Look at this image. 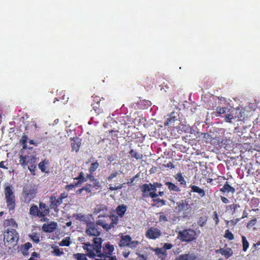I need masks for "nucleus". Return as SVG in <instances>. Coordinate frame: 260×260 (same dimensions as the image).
<instances>
[{
	"label": "nucleus",
	"mask_w": 260,
	"mask_h": 260,
	"mask_svg": "<svg viewBox=\"0 0 260 260\" xmlns=\"http://www.w3.org/2000/svg\"><path fill=\"white\" fill-rule=\"evenodd\" d=\"M103 239L100 237L94 238L93 244L86 242L83 244L82 248L84 250H87V256L92 259L104 256H113L115 250L114 246L107 243L102 247Z\"/></svg>",
	"instance_id": "nucleus-1"
},
{
	"label": "nucleus",
	"mask_w": 260,
	"mask_h": 260,
	"mask_svg": "<svg viewBox=\"0 0 260 260\" xmlns=\"http://www.w3.org/2000/svg\"><path fill=\"white\" fill-rule=\"evenodd\" d=\"M19 163L23 167L28 165V169L32 175H36L37 157L35 155H20Z\"/></svg>",
	"instance_id": "nucleus-2"
},
{
	"label": "nucleus",
	"mask_w": 260,
	"mask_h": 260,
	"mask_svg": "<svg viewBox=\"0 0 260 260\" xmlns=\"http://www.w3.org/2000/svg\"><path fill=\"white\" fill-rule=\"evenodd\" d=\"M197 234L194 230L188 228L180 231L178 234V238L182 242H191L197 238Z\"/></svg>",
	"instance_id": "nucleus-3"
},
{
	"label": "nucleus",
	"mask_w": 260,
	"mask_h": 260,
	"mask_svg": "<svg viewBox=\"0 0 260 260\" xmlns=\"http://www.w3.org/2000/svg\"><path fill=\"white\" fill-rule=\"evenodd\" d=\"M175 209L178 213L182 212L184 218L188 217L191 214L192 208L187 200H182L177 202Z\"/></svg>",
	"instance_id": "nucleus-4"
},
{
	"label": "nucleus",
	"mask_w": 260,
	"mask_h": 260,
	"mask_svg": "<svg viewBox=\"0 0 260 260\" xmlns=\"http://www.w3.org/2000/svg\"><path fill=\"white\" fill-rule=\"evenodd\" d=\"M4 193L8 208L10 211L14 210L16 206V200L11 187L10 186H5Z\"/></svg>",
	"instance_id": "nucleus-5"
},
{
	"label": "nucleus",
	"mask_w": 260,
	"mask_h": 260,
	"mask_svg": "<svg viewBox=\"0 0 260 260\" xmlns=\"http://www.w3.org/2000/svg\"><path fill=\"white\" fill-rule=\"evenodd\" d=\"M86 221V234L89 236H93L95 237L94 238L98 237L101 233L98 225L93 222L88 221V220Z\"/></svg>",
	"instance_id": "nucleus-6"
},
{
	"label": "nucleus",
	"mask_w": 260,
	"mask_h": 260,
	"mask_svg": "<svg viewBox=\"0 0 260 260\" xmlns=\"http://www.w3.org/2000/svg\"><path fill=\"white\" fill-rule=\"evenodd\" d=\"M36 189L31 185L25 186L23 188L22 196L25 203H29L35 198Z\"/></svg>",
	"instance_id": "nucleus-7"
},
{
	"label": "nucleus",
	"mask_w": 260,
	"mask_h": 260,
	"mask_svg": "<svg viewBox=\"0 0 260 260\" xmlns=\"http://www.w3.org/2000/svg\"><path fill=\"white\" fill-rule=\"evenodd\" d=\"M139 244L138 241H132L131 236L128 235L122 236L118 243V245L120 247H129L132 248H136Z\"/></svg>",
	"instance_id": "nucleus-8"
},
{
	"label": "nucleus",
	"mask_w": 260,
	"mask_h": 260,
	"mask_svg": "<svg viewBox=\"0 0 260 260\" xmlns=\"http://www.w3.org/2000/svg\"><path fill=\"white\" fill-rule=\"evenodd\" d=\"M19 236L15 229L8 228L4 233V239L8 243L17 242Z\"/></svg>",
	"instance_id": "nucleus-9"
},
{
	"label": "nucleus",
	"mask_w": 260,
	"mask_h": 260,
	"mask_svg": "<svg viewBox=\"0 0 260 260\" xmlns=\"http://www.w3.org/2000/svg\"><path fill=\"white\" fill-rule=\"evenodd\" d=\"M141 191L142 192V198H145L148 197L149 192H155L156 188L153 184H144L140 186Z\"/></svg>",
	"instance_id": "nucleus-10"
},
{
	"label": "nucleus",
	"mask_w": 260,
	"mask_h": 260,
	"mask_svg": "<svg viewBox=\"0 0 260 260\" xmlns=\"http://www.w3.org/2000/svg\"><path fill=\"white\" fill-rule=\"evenodd\" d=\"M91 106L94 111L98 114L102 113L103 110L100 105L101 100L100 96L93 95L91 96Z\"/></svg>",
	"instance_id": "nucleus-11"
},
{
	"label": "nucleus",
	"mask_w": 260,
	"mask_h": 260,
	"mask_svg": "<svg viewBox=\"0 0 260 260\" xmlns=\"http://www.w3.org/2000/svg\"><path fill=\"white\" fill-rule=\"evenodd\" d=\"M161 235V231L157 228L151 227L147 230L146 236L150 239H156L158 238Z\"/></svg>",
	"instance_id": "nucleus-12"
},
{
	"label": "nucleus",
	"mask_w": 260,
	"mask_h": 260,
	"mask_svg": "<svg viewBox=\"0 0 260 260\" xmlns=\"http://www.w3.org/2000/svg\"><path fill=\"white\" fill-rule=\"evenodd\" d=\"M107 211L108 208L106 206L100 204L95 206L94 209V214H100L98 217L100 218V217H106Z\"/></svg>",
	"instance_id": "nucleus-13"
},
{
	"label": "nucleus",
	"mask_w": 260,
	"mask_h": 260,
	"mask_svg": "<svg viewBox=\"0 0 260 260\" xmlns=\"http://www.w3.org/2000/svg\"><path fill=\"white\" fill-rule=\"evenodd\" d=\"M70 141L72 151H75L76 152L79 151L80 146L81 145V140L79 138L76 137L74 138H71Z\"/></svg>",
	"instance_id": "nucleus-14"
},
{
	"label": "nucleus",
	"mask_w": 260,
	"mask_h": 260,
	"mask_svg": "<svg viewBox=\"0 0 260 260\" xmlns=\"http://www.w3.org/2000/svg\"><path fill=\"white\" fill-rule=\"evenodd\" d=\"M104 219H99L96 220V223L98 225L102 226L105 230L108 231L111 229L110 223H108L109 220L108 217L106 215Z\"/></svg>",
	"instance_id": "nucleus-15"
},
{
	"label": "nucleus",
	"mask_w": 260,
	"mask_h": 260,
	"mask_svg": "<svg viewBox=\"0 0 260 260\" xmlns=\"http://www.w3.org/2000/svg\"><path fill=\"white\" fill-rule=\"evenodd\" d=\"M57 226V223L53 221L48 224H44L42 226V230L46 233H52L56 229Z\"/></svg>",
	"instance_id": "nucleus-16"
},
{
	"label": "nucleus",
	"mask_w": 260,
	"mask_h": 260,
	"mask_svg": "<svg viewBox=\"0 0 260 260\" xmlns=\"http://www.w3.org/2000/svg\"><path fill=\"white\" fill-rule=\"evenodd\" d=\"M39 209L40 210L41 213H42L43 215V218H42L41 221H47L48 219L45 217L49 213V210L48 206L46 205V204L43 202H40Z\"/></svg>",
	"instance_id": "nucleus-17"
},
{
	"label": "nucleus",
	"mask_w": 260,
	"mask_h": 260,
	"mask_svg": "<svg viewBox=\"0 0 260 260\" xmlns=\"http://www.w3.org/2000/svg\"><path fill=\"white\" fill-rule=\"evenodd\" d=\"M29 214L35 217L39 218H43V215L40 212V210L36 205H32L30 206L29 209Z\"/></svg>",
	"instance_id": "nucleus-18"
},
{
	"label": "nucleus",
	"mask_w": 260,
	"mask_h": 260,
	"mask_svg": "<svg viewBox=\"0 0 260 260\" xmlns=\"http://www.w3.org/2000/svg\"><path fill=\"white\" fill-rule=\"evenodd\" d=\"M220 191L222 193H229L231 192L232 194L235 192V189L233 187L231 186L228 181L225 182L223 187L220 188Z\"/></svg>",
	"instance_id": "nucleus-19"
},
{
	"label": "nucleus",
	"mask_w": 260,
	"mask_h": 260,
	"mask_svg": "<svg viewBox=\"0 0 260 260\" xmlns=\"http://www.w3.org/2000/svg\"><path fill=\"white\" fill-rule=\"evenodd\" d=\"M189 187L191 188V192L198 193L201 198L206 196L205 191L200 187L195 185H190Z\"/></svg>",
	"instance_id": "nucleus-20"
},
{
	"label": "nucleus",
	"mask_w": 260,
	"mask_h": 260,
	"mask_svg": "<svg viewBox=\"0 0 260 260\" xmlns=\"http://www.w3.org/2000/svg\"><path fill=\"white\" fill-rule=\"evenodd\" d=\"M196 256L192 254H183L176 257L175 260H196Z\"/></svg>",
	"instance_id": "nucleus-21"
},
{
	"label": "nucleus",
	"mask_w": 260,
	"mask_h": 260,
	"mask_svg": "<svg viewBox=\"0 0 260 260\" xmlns=\"http://www.w3.org/2000/svg\"><path fill=\"white\" fill-rule=\"evenodd\" d=\"M126 211V206L124 205H119L116 208V211L120 217H122Z\"/></svg>",
	"instance_id": "nucleus-22"
},
{
	"label": "nucleus",
	"mask_w": 260,
	"mask_h": 260,
	"mask_svg": "<svg viewBox=\"0 0 260 260\" xmlns=\"http://www.w3.org/2000/svg\"><path fill=\"white\" fill-rule=\"evenodd\" d=\"M109 220H110V226H111V229L113 228L117 224L118 222V217L117 216L115 215H111L109 216H108Z\"/></svg>",
	"instance_id": "nucleus-23"
},
{
	"label": "nucleus",
	"mask_w": 260,
	"mask_h": 260,
	"mask_svg": "<svg viewBox=\"0 0 260 260\" xmlns=\"http://www.w3.org/2000/svg\"><path fill=\"white\" fill-rule=\"evenodd\" d=\"M177 120V116L175 112H172L171 113L170 117L168 118L165 123V125H169L174 123Z\"/></svg>",
	"instance_id": "nucleus-24"
},
{
	"label": "nucleus",
	"mask_w": 260,
	"mask_h": 260,
	"mask_svg": "<svg viewBox=\"0 0 260 260\" xmlns=\"http://www.w3.org/2000/svg\"><path fill=\"white\" fill-rule=\"evenodd\" d=\"M165 185L168 186L170 191H174L176 192H180L181 191L180 188L178 186L171 182H166Z\"/></svg>",
	"instance_id": "nucleus-25"
},
{
	"label": "nucleus",
	"mask_w": 260,
	"mask_h": 260,
	"mask_svg": "<svg viewBox=\"0 0 260 260\" xmlns=\"http://www.w3.org/2000/svg\"><path fill=\"white\" fill-rule=\"evenodd\" d=\"M49 161L48 159H45L41 161L38 165L39 168L41 170L42 172H47L46 171V165H48Z\"/></svg>",
	"instance_id": "nucleus-26"
},
{
	"label": "nucleus",
	"mask_w": 260,
	"mask_h": 260,
	"mask_svg": "<svg viewBox=\"0 0 260 260\" xmlns=\"http://www.w3.org/2000/svg\"><path fill=\"white\" fill-rule=\"evenodd\" d=\"M175 179L180 183L181 185L185 186L186 185V181L185 180L181 173H177L175 176Z\"/></svg>",
	"instance_id": "nucleus-27"
},
{
	"label": "nucleus",
	"mask_w": 260,
	"mask_h": 260,
	"mask_svg": "<svg viewBox=\"0 0 260 260\" xmlns=\"http://www.w3.org/2000/svg\"><path fill=\"white\" fill-rule=\"evenodd\" d=\"M4 226L5 227L7 226H12L13 228H17V224L15 222V220L13 218H10L8 219H6L4 221Z\"/></svg>",
	"instance_id": "nucleus-28"
},
{
	"label": "nucleus",
	"mask_w": 260,
	"mask_h": 260,
	"mask_svg": "<svg viewBox=\"0 0 260 260\" xmlns=\"http://www.w3.org/2000/svg\"><path fill=\"white\" fill-rule=\"evenodd\" d=\"M129 154L131 155V157L132 158H135L137 160L141 159L143 158V154H142L140 153L137 152L136 151H135L134 149H131L129 151Z\"/></svg>",
	"instance_id": "nucleus-29"
},
{
	"label": "nucleus",
	"mask_w": 260,
	"mask_h": 260,
	"mask_svg": "<svg viewBox=\"0 0 260 260\" xmlns=\"http://www.w3.org/2000/svg\"><path fill=\"white\" fill-rule=\"evenodd\" d=\"M50 208L52 209H53L55 211H57L58 210V204L56 203L55 202V197L51 196L50 198Z\"/></svg>",
	"instance_id": "nucleus-30"
},
{
	"label": "nucleus",
	"mask_w": 260,
	"mask_h": 260,
	"mask_svg": "<svg viewBox=\"0 0 260 260\" xmlns=\"http://www.w3.org/2000/svg\"><path fill=\"white\" fill-rule=\"evenodd\" d=\"M152 201L153 202V206H155L157 207H161V206L165 205L166 203V201L165 200L161 199L160 198L153 199Z\"/></svg>",
	"instance_id": "nucleus-31"
},
{
	"label": "nucleus",
	"mask_w": 260,
	"mask_h": 260,
	"mask_svg": "<svg viewBox=\"0 0 260 260\" xmlns=\"http://www.w3.org/2000/svg\"><path fill=\"white\" fill-rule=\"evenodd\" d=\"M86 251V253H77L74 254L73 256L77 260H88L86 256H87V250Z\"/></svg>",
	"instance_id": "nucleus-32"
},
{
	"label": "nucleus",
	"mask_w": 260,
	"mask_h": 260,
	"mask_svg": "<svg viewBox=\"0 0 260 260\" xmlns=\"http://www.w3.org/2000/svg\"><path fill=\"white\" fill-rule=\"evenodd\" d=\"M75 179L77 180L78 181L76 184V185L80 184L87 181V179L84 177V173L83 172H81L78 177H76Z\"/></svg>",
	"instance_id": "nucleus-33"
},
{
	"label": "nucleus",
	"mask_w": 260,
	"mask_h": 260,
	"mask_svg": "<svg viewBox=\"0 0 260 260\" xmlns=\"http://www.w3.org/2000/svg\"><path fill=\"white\" fill-rule=\"evenodd\" d=\"M207 220H208V216L207 215H203L202 216H201L199 218V219L198 220V224L201 227H203L206 225Z\"/></svg>",
	"instance_id": "nucleus-34"
},
{
	"label": "nucleus",
	"mask_w": 260,
	"mask_h": 260,
	"mask_svg": "<svg viewBox=\"0 0 260 260\" xmlns=\"http://www.w3.org/2000/svg\"><path fill=\"white\" fill-rule=\"evenodd\" d=\"M99 163L97 161H96L94 162L91 163L88 169L89 173L90 174H93V173L99 168Z\"/></svg>",
	"instance_id": "nucleus-35"
},
{
	"label": "nucleus",
	"mask_w": 260,
	"mask_h": 260,
	"mask_svg": "<svg viewBox=\"0 0 260 260\" xmlns=\"http://www.w3.org/2000/svg\"><path fill=\"white\" fill-rule=\"evenodd\" d=\"M242 247H243V251H246L247 249L249 247V242L247 240V239L245 236H242Z\"/></svg>",
	"instance_id": "nucleus-36"
},
{
	"label": "nucleus",
	"mask_w": 260,
	"mask_h": 260,
	"mask_svg": "<svg viewBox=\"0 0 260 260\" xmlns=\"http://www.w3.org/2000/svg\"><path fill=\"white\" fill-rule=\"evenodd\" d=\"M239 207H240L239 205L236 204H233L226 206V211H233L232 214H233L234 213H235L236 210Z\"/></svg>",
	"instance_id": "nucleus-37"
},
{
	"label": "nucleus",
	"mask_w": 260,
	"mask_h": 260,
	"mask_svg": "<svg viewBox=\"0 0 260 260\" xmlns=\"http://www.w3.org/2000/svg\"><path fill=\"white\" fill-rule=\"evenodd\" d=\"M153 250L155 252V254H156L157 255H162V256H164V257H162V258H164L165 257H166L167 254L166 251H164L163 249L157 247L154 249H153Z\"/></svg>",
	"instance_id": "nucleus-38"
},
{
	"label": "nucleus",
	"mask_w": 260,
	"mask_h": 260,
	"mask_svg": "<svg viewBox=\"0 0 260 260\" xmlns=\"http://www.w3.org/2000/svg\"><path fill=\"white\" fill-rule=\"evenodd\" d=\"M27 140H28L27 136L26 135L23 134V135L22 136L21 140H20V143L22 144V145L23 146V149H26V148H27L26 143H27Z\"/></svg>",
	"instance_id": "nucleus-39"
},
{
	"label": "nucleus",
	"mask_w": 260,
	"mask_h": 260,
	"mask_svg": "<svg viewBox=\"0 0 260 260\" xmlns=\"http://www.w3.org/2000/svg\"><path fill=\"white\" fill-rule=\"evenodd\" d=\"M233 254V250L230 248H227L226 249H224L223 253V255L226 258H228L231 257Z\"/></svg>",
	"instance_id": "nucleus-40"
},
{
	"label": "nucleus",
	"mask_w": 260,
	"mask_h": 260,
	"mask_svg": "<svg viewBox=\"0 0 260 260\" xmlns=\"http://www.w3.org/2000/svg\"><path fill=\"white\" fill-rule=\"evenodd\" d=\"M224 237L229 240H232L234 239V235L229 230H225Z\"/></svg>",
	"instance_id": "nucleus-41"
},
{
	"label": "nucleus",
	"mask_w": 260,
	"mask_h": 260,
	"mask_svg": "<svg viewBox=\"0 0 260 260\" xmlns=\"http://www.w3.org/2000/svg\"><path fill=\"white\" fill-rule=\"evenodd\" d=\"M71 244L70 238L67 237L65 239L62 240V241L59 243V245L61 246H69Z\"/></svg>",
	"instance_id": "nucleus-42"
},
{
	"label": "nucleus",
	"mask_w": 260,
	"mask_h": 260,
	"mask_svg": "<svg viewBox=\"0 0 260 260\" xmlns=\"http://www.w3.org/2000/svg\"><path fill=\"white\" fill-rule=\"evenodd\" d=\"M94 260H118L117 258L115 255L114 256H104L102 257H98L94 258Z\"/></svg>",
	"instance_id": "nucleus-43"
},
{
	"label": "nucleus",
	"mask_w": 260,
	"mask_h": 260,
	"mask_svg": "<svg viewBox=\"0 0 260 260\" xmlns=\"http://www.w3.org/2000/svg\"><path fill=\"white\" fill-rule=\"evenodd\" d=\"M29 236L31 239L36 243H38L40 242V238L37 233H33Z\"/></svg>",
	"instance_id": "nucleus-44"
},
{
	"label": "nucleus",
	"mask_w": 260,
	"mask_h": 260,
	"mask_svg": "<svg viewBox=\"0 0 260 260\" xmlns=\"http://www.w3.org/2000/svg\"><path fill=\"white\" fill-rule=\"evenodd\" d=\"M257 222V219L256 218L252 219L250 220L247 224L246 227L248 229H251L253 226H254Z\"/></svg>",
	"instance_id": "nucleus-45"
},
{
	"label": "nucleus",
	"mask_w": 260,
	"mask_h": 260,
	"mask_svg": "<svg viewBox=\"0 0 260 260\" xmlns=\"http://www.w3.org/2000/svg\"><path fill=\"white\" fill-rule=\"evenodd\" d=\"M73 216L75 217L76 219L80 221H84L85 219V216L82 214H74Z\"/></svg>",
	"instance_id": "nucleus-46"
},
{
	"label": "nucleus",
	"mask_w": 260,
	"mask_h": 260,
	"mask_svg": "<svg viewBox=\"0 0 260 260\" xmlns=\"http://www.w3.org/2000/svg\"><path fill=\"white\" fill-rule=\"evenodd\" d=\"M92 182V184H91L92 188H99L100 187L101 184L99 180L95 178L93 181H91Z\"/></svg>",
	"instance_id": "nucleus-47"
},
{
	"label": "nucleus",
	"mask_w": 260,
	"mask_h": 260,
	"mask_svg": "<svg viewBox=\"0 0 260 260\" xmlns=\"http://www.w3.org/2000/svg\"><path fill=\"white\" fill-rule=\"evenodd\" d=\"M83 190L85 191L87 193H90L91 192L92 185L91 184H87L85 186L82 187Z\"/></svg>",
	"instance_id": "nucleus-48"
},
{
	"label": "nucleus",
	"mask_w": 260,
	"mask_h": 260,
	"mask_svg": "<svg viewBox=\"0 0 260 260\" xmlns=\"http://www.w3.org/2000/svg\"><path fill=\"white\" fill-rule=\"evenodd\" d=\"M118 174V172L117 171H115L107 177V180L111 181L113 178L117 177Z\"/></svg>",
	"instance_id": "nucleus-49"
},
{
	"label": "nucleus",
	"mask_w": 260,
	"mask_h": 260,
	"mask_svg": "<svg viewBox=\"0 0 260 260\" xmlns=\"http://www.w3.org/2000/svg\"><path fill=\"white\" fill-rule=\"evenodd\" d=\"M160 216L159 217V222H166L168 221V218L165 215H164V213L160 212L159 213Z\"/></svg>",
	"instance_id": "nucleus-50"
},
{
	"label": "nucleus",
	"mask_w": 260,
	"mask_h": 260,
	"mask_svg": "<svg viewBox=\"0 0 260 260\" xmlns=\"http://www.w3.org/2000/svg\"><path fill=\"white\" fill-rule=\"evenodd\" d=\"M234 117L230 114H226L225 116V121L227 122H231L232 120L233 119Z\"/></svg>",
	"instance_id": "nucleus-51"
},
{
	"label": "nucleus",
	"mask_w": 260,
	"mask_h": 260,
	"mask_svg": "<svg viewBox=\"0 0 260 260\" xmlns=\"http://www.w3.org/2000/svg\"><path fill=\"white\" fill-rule=\"evenodd\" d=\"M216 111H217V113L219 115L224 114L225 113L226 108L221 107H217L216 108Z\"/></svg>",
	"instance_id": "nucleus-52"
},
{
	"label": "nucleus",
	"mask_w": 260,
	"mask_h": 260,
	"mask_svg": "<svg viewBox=\"0 0 260 260\" xmlns=\"http://www.w3.org/2000/svg\"><path fill=\"white\" fill-rule=\"evenodd\" d=\"M124 183H123L124 184ZM123 187V184H119V185H118L117 186H110L109 187V190H111V191H114V190H118V189H121Z\"/></svg>",
	"instance_id": "nucleus-53"
},
{
	"label": "nucleus",
	"mask_w": 260,
	"mask_h": 260,
	"mask_svg": "<svg viewBox=\"0 0 260 260\" xmlns=\"http://www.w3.org/2000/svg\"><path fill=\"white\" fill-rule=\"evenodd\" d=\"M53 253L55 255L58 256H59L61 255L62 254H63V252L61 251L58 248H56L54 249L53 251Z\"/></svg>",
	"instance_id": "nucleus-54"
},
{
	"label": "nucleus",
	"mask_w": 260,
	"mask_h": 260,
	"mask_svg": "<svg viewBox=\"0 0 260 260\" xmlns=\"http://www.w3.org/2000/svg\"><path fill=\"white\" fill-rule=\"evenodd\" d=\"M173 247V245L171 243H165L163 246V249L165 250L164 251H166V250H169L171 249Z\"/></svg>",
	"instance_id": "nucleus-55"
},
{
	"label": "nucleus",
	"mask_w": 260,
	"mask_h": 260,
	"mask_svg": "<svg viewBox=\"0 0 260 260\" xmlns=\"http://www.w3.org/2000/svg\"><path fill=\"white\" fill-rule=\"evenodd\" d=\"M213 218L215 220L216 224H217L219 222V218L218 214L216 211L214 212V215Z\"/></svg>",
	"instance_id": "nucleus-56"
},
{
	"label": "nucleus",
	"mask_w": 260,
	"mask_h": 260,
	"mask_svg": "<svg viewBox=\"0 0 260 260\" xmlns=\"http://www.w3.org/2000/svg\"><path fill=\"white\" fill-rule=\"evenodd\" d=\"M118 133H119L118 131L111 130V131H110V133L111 134V136L112 137H114V138L118 137Z\"/></svg>",
	"instance_id": "nucleus-57"
},
{
	"label": "nucleus",
	"mask_w": 260,
	"mask_h": 260,
	"mask_svg": "<svg viewBox=\"0 0 260 260\" xmlns=\"http://www.w3.org/2000/svg\"><path fill=\"white\" fill-rule=\"evenodd\" d=\"M148 196H150L153 199H156V198L158 196V194L156 192H149L148 194Z\"/></svg>",
	"instance_id": "nucleus-58"
},
{
	"label": "nucleus",
	"mask_w": 260,
	"mask_h": 260,
	"mask_svg": "<svg viewBox=\"0 0 260 260\" xmlns=\"http://www.w3.org/2000/svg\"><path fill=\"white\" fill-rule=\"evenodd\" d=\"M86 178L89 179L91 182L93 181V180L95 179V177L93 176V174H87L86 175Z\"/></svg>",
	"instance_id": "nucleus-59"
},
{
	"label": "nucleus",
	"mask_w": 260,
	"mask_h": 260,
	"mask_svg": "<svg viewBox=\"0 0 260 260\" xmlns=\"http://www.w3.org/2000/svg\"><path fill=\"white\" fill-rule=\"evenodd\" d=\"M24 247L25 250H28L29 249L32 247V245L30 243L27 242L24 244Z\"/></svg>",
	"instance_id": "nucleus-60"
},
{
	"label": "nucleus",
	"mask_w": 260,
	"mask_h": 260,
	"mask_svg": "<svg viewBox=\"0 0 260 260\" xmlns=\"http://www.w3.org/2000/svg\"><path fill=\"white\" fill-rule=\"evenodd\" d=\"M76 186V184L74 185L72 184H70L69 185H66L65 189L68 190H70V189H72L73 188H75Z\"/></svg>",
	"instance_id": "nucleus-61"
},
{
	"label": "nucleus",
	"mask_w": 260,
	"mask_h": 260,
	"mask_svg": "<svg viewBox=\"0 0 260 260\" xmlns=\"http://www.w3.org/2000/svg\"><path fill=\"white\" fill-rule=\"evenodd\" d=\"M220 199H221V201L222 202V203H223L224 204H228L229 203V200L225 197L221 196Z\"/></svg>",
	"instance_id": "nucleus-62"
},
{
	"label": "nucleus",
	"mask_w": 260,
	"mask_h": 260,
	"mask_svg": "<svg viewBox=\"0 0 260 260\" xmlns=\"http://www.w3.org/2000/svg\"><path fill=\"white\" fill-rule=\"evenodd\" d=\"M224 250V248H220L219 249L216 250L215 252H216V253H220L222 255H223Z\"/></svg>",
	"instance_id": "nucleus-63"
},
{
	"label": "nucleus",
	"mask_w": 260,
	"mask_h": 260,
	"mask_svg": "<svg viewBox=\"0 0 260 260\" xmlns=\"http://www.w3.org/2000/svg\"><path fill=\"white\" fill-rule=\"evenodd\" d=\"M68 194L66 192H63V193H61L60 196H59V197H60V198H61L62 200L64 199H66L68 197Z\"/></svg>",
	"instance_id": "nucleus-64"
}]
</instances>
